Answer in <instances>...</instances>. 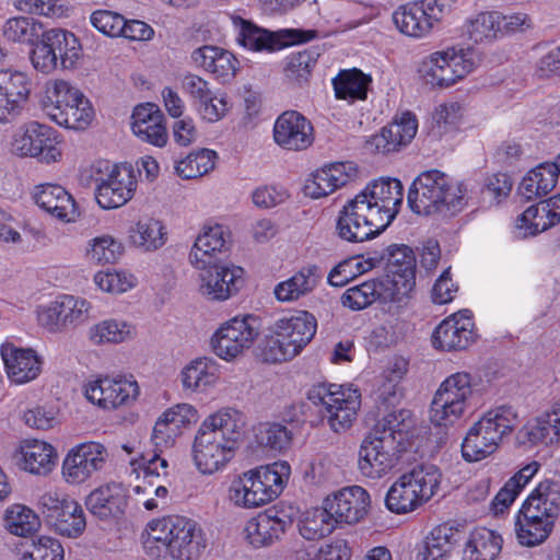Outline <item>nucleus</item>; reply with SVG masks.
I'll list each match as a JSON object with an SVG mask.
<instances>
[{
	"label": "nucleus",
	"mask_w": 560,
	"mask_h": 560,
	"mask_svg": "<svg viewBox=\"0 0 560 560\" xmlns=\"http://www.w3.org/2000/svg\"><path fill=\"white\" fill-rule=\"evenodd\" d=\"M246 425L244 413L222 407L208 415L198 427L191 443V460L202 476L225 470L235 457Z\"/></svg>",
	"instance_id": "obj_1"
},
{
	"label": "nucleus",
	"mask_w": 560,
	"mask_h": 560,
	"mask_svg": "<svg viewBox=\"0 0 560 560\" xmlns=\"http://www.w3.org/2000/svg\"><path fill=\"white\" fill-rule=\"evenodd\" d=\"M141 540L143 551L151 560H199L207 548L200 525L178 515L151 520Z\"/></svg>",
	"instance_id": "obj_2"
},
{
	"label": "nucleus",
	"mask_w": 560,
	"mask_h": 560,
	"mask_svg": "<svg viewBox=\"0 0 560 560\" xmlns=\"http://www.w3.org/2000/svg\"><path fill=\"white\" fill-rule=\"evenodd\" d=\"M560 515V483L540 481L523 502L516 515L515 534L522 546L542 544L552 533Z\"/></svg>",
	"instance_id": "obj_3"
},
{
	"label": "nucleus",
	"mask_w": 560,
	"mask_h": 560,
	"mask_svg": "<svg viewBox=\"0 0 560 560\" xmlns=\"http://www.w3.org/2000/svg\"><path fill=\"white\" fill-rule=\"evenodd\" d=\"M290 475L291 467L285 460L246 470L230 482L226 500L237 509L261 508L282 493Z\"/></svg>",
	"instance_id": "obj_4"
},
{
	"label": "nucleus",
	"mask_w": 560,
	"mask_h": 560,
	"mask_svg": "<svg viewBox=\"0 0 560 560\" xmlns=\"http://www.w3.org/2000/svg\"><path fill=\"white\" fill-rule=\"evenodd\" d=\"M401 423L395 413L385 416L363 439L358 456V469L369 479L378 480L398 464V444L404 439Z\"/></svg>",
	"instance_id": "obj_5"
},
{
	"label": "nucleus",
	"mask_w": 560,
	"mask_h": 560,
	"mask_svg": "<svg viewBox=\"0 0 560 560\" xmlns=\"http://www.w3.org/2000/svg\"><path fill=\"white\" fill-rule=\"evenodd\" d=\"M479 62L474 48L452 45L424 56L418 63L417 73L431 89H450L472 73Z\"/></svg>",
	"instance_id": "obj_6"
},
{
	"label": "nucleus",
	"mask_w": 560,
	"mask_h": 560,
	"mask_svg": "<svg viewBox=\"0 0 560 560\" xmlns=\"http://www.w3.org/2000/svg\"><path fill=\"white\" fill-rule=\"evenodd\" d=\"M317 322L307 311H293L275 320L264 348L269 362H284L296 357L314 338Z\"/></svg>",
	"instance_id": "obj_7"
},
{
	"label": "nucleus",
	"mask_w": 560,
	"mask_h": 560,
	"mask_svg": "<svg viewBox=\"0 0 560 560\" xmlns=\"http://www.w3.org/2000/svg\"><path fill=\"white\" fill-rule=\"evenodd\" d=\"M468 188L464 182L455 180L439 170L420 173L412 182L407 205L410 210L468 207Z\"/></svg>",
	"instance_id": "obj_8"
},
{
	"label": "nucleus",
	"mask_w": 560,
	"mask_h": 560,
	"mask_svg": "<svg viewBox=\"0 0 560 560\" xmlns=\"http://www.w3.org/2000/svg\"><path fill=\"white\" fill-rule=\"evenodd\" d=\"M306 397L336 433L352 427L361 407V393L351 384L316 383L308 388Z\"/></svg>",
	"instance_id": "obj_9"
},
{
	"label": "nucleus",
	"mask_w": 560,
	"mask_h": 560,
	"mask_svg": "<svg viewBox=\"0 0 560 560\" xmlns=\"http://www.w3.org/2000/svg\"><path fill=\"white\" fill-rule=\"evenodd\" d=\"M474 397L472 377L467 372L447 376L433 395L429 417L435 427L450 428L470 409Z\"/></svg>",
	"instance_id": "obj_10"
},
{
	"label": "nucleus",
	"mask_w": 560,
	"mask_h": 560,
	"mask_svg": "<svg viewBox=\"0 0 560 560\" xmlns=\"http://www.w3.org/2000/svg\"><path fill=\"white\" fill-rule=\"evenodd\" d=\"M455 7L456 0H417L398 7L393 21L401 34L420 39L451 16Z\"/></svg>",
	"instance_id": "obj_11"
},
{
	"label": "nucleus",
	"mask_w": 560,
	"mask_h": 560,
	"mask_svg": "<svg viewBox=\"0 0 560 560\" xmlns=\"http://www.w3.org/2000/svg\"><path fill=\"white\" fill-rule=\"evenodd\" d=\"M84 398L104 411L131 407L140 396V386L132 374H101L82 385Z\"/></svg>",
	"instance_id": "obj_12"
},
{
	"label": "nucleus",
	"mask_w": 560,
	"mask_h": 560,
	"mask_svg": "<svg viewBox=\"0 0 560 560\" xmlns=\"http://www.w3.org/2000/svg\"><path fill=\"white\" fill-rule=\"evenodd\" d=\"M91 177L96 183L95 199L103 210H116L133 196L137 180L126 164L100 160L91 166Z\"/></svg>",
	"instance_id": "obj_13"
},
{
	"label": "nucleus",
	"mask_w": 560,
	"mask_h": 560,
	"mask_svg": "<svg viewBox=\"0 0 560 560\" xmlns=\"http://www.w3.org/2000/svg\"><path fill=\"white\" fill-rule=\"evenodd\" d=\"M260 326L254 315H237L222 324L210 337V349L220 360L232 363L244 355L259 336Z\"/></svg>",
	"instance_id": "obj_14"
},
{
	"label": "nucleus",
	"mask_w": 560,
	"mask_h": 560,
	"mask_svg": "<svg viewBox=\"0 0 560 560\" xmlns=\"http://www.w3.org/2000/svg\"><path fill=\"white\" fill-rule=\"evenodd\" d=\"M230 20L236 42L250 51L272 52L291 45L307 43L317 35L313 30L284 28L269 32L236 14H231Z\"/></svg>",
	"instance_id": "obj_15"
},
{
	"label": "nucleus",
	"mask_w": 560,
	"mask_h": 560,
	"mask_svg": "<svg viewBox=\"0 0 560 560\" xmlns=\"http://www.w3.org/2000/svg\"><path fill=\"white\" fill-rule=\"evenodd\" d=\"M37 509L54 530L68 538L81 536L86 521L81 504L58 488L43 491L36 502Z\"/></svg>",
	"instance_id": "obj_16"
},
{
	"label": "nucleus",
	"mask_w": 560,
	"mask_h": 560,
	"mask_svg": "<svg viewBox=\"0 0 560 560\" xmlns=\"http://www.w3.org/2000/svg\"><path fill=\"white\" fill-rule=\"evenodd\" d=\"M91 311L92 303L86 299L60 293L54 300L36 306L35 319L47 332L61 334L84 324Z\"/></svg>",
	"instance_id": "obj_17"
},
{
	"label": "nucleus",
	"mask_w": 560,
	"mask_h": 560,
	"mask_svg": "<svg viewBox=\"0 0 560 560\" xmlns=\"http://www.w3.org/2000/svg\"><path fill=\"white\" fill-rule=\"evenodd\" d=\"M163 454V452L152 448L151 452L142 453L129 462L130 474L138 479L143 477L144 483L135 486L132 491L138 495H143V499L138 501L147 511L162 510L167 502V488L162 485H153L154 478L168 475V460Z\"/></svg>",
	"instance_id": "obj_18"
},
{
	"label": "nucleus",
	"mask_w": 560,
	"mask_h": 560,
	"mask_svg": "<svg viewBox=\"0 0 560 560\" xmlns=\"http://www.w3.org/2000/svg\"><path fill=\"white\" fill-rule=\"evenodd\" d=\"M11 151L19 156L35 158L50 164L62 156L61 139L51 127L30 121L20 126L12 136Z\"/></svg>",
	"instance_id": "obj_19"
},
{
	"label": "nucleus",
	"mask_w": 560,
	"mask_h": 560,
	"mask_svg": "<svg viewBox=\"0 0 560 560\" xmlns=\"http://www.w3.org/2000/svg\"><path fill=\"white\" fill-rule=\"evenodd\" d=\"M109 458L108 448L96 441L72 446L61 463V478L69 486H81L104 470Z\"/></svg>",
	"instance_id": "obj_20"
},
{
	"label": "nucleus",
	"mask_w": 560,
	"mask_h": 560,
	"mask_svg": "<svg viewBox=\"0 0 560 560\" xmlns=\"http://www.w3.org/2000/svg\"><path fill=\"white\" fill-rule=\"evenodd\" d=\"M292 523V517L285 511L270 508L248 518L242 535L254 549L269 548L282 539Z\"/></svg>",
	"instance_id": "obj_21"
},
{
	"label": "nucleus",
	"mask_w": 560,
	"mask_h": 560,
	"mask_svg": "<svg viewBox=\"0 0 560 560\" xmlns=\"http://www.w3.org/2000/svg\"><path fill=\"white\" fill-rule=\"evenodd\" d=\"M232 245L230 229L221 223L209 221L199 230L188 254L189 264L195 269H203L226 255Z\"/></svg>",
	"instance_id": "obj_22"
},
{
	"label": "nucleus",
	"mask_w": 560,
	"mask_h": 560,
	"mask_svg": "<svg viewBox=\"0 0 560 560\" xmlns=\"http://www.w3.org/2000/svg\"><path fill=\"white\" fill-rule=\"evenodd\" d=\"M404 202V186L397 178L380 177L349 199L342 210H399Z\"/></svg>",
	"instance_id": "obj_23"
},
{
	"label": "nucleus",
	"mask_w": 560,
	"mask_h": 560,
	"mask_svg": "<svg viewBox=\"0 0 560 560\" xmlns=\"http://www.w3.org/2000/svg\"><path fill=\"white\" fill-rule=\"evenodd\" d=\"M388 259L385 275L382 277L386 290L393 289L406 304L411 298L416 285V256L407 245L388 247Z\"/></svg>",
	"instance_id": "obj_24"
},
{
	"label": "nucleus",
	"mask_w": 560,
	"mask_h": 560,
	"mask_svg": "<svg viewBox=\"0 0 560 560\" xmlns=\"http://www.w3.org/2000/svg\"><path fill=\"white\" fill-rule=\"evenodd\" d=\"M520 444L528 446H553L560 444V396L528 419L517 432Z\"/></svg>",
	"instance_id": "obj_25"
},
{
	"label": "nucleus",
	"mask_w": 560,
	"mask_h": 560,
	"mask_svg": "<svg viewBox=\"0 0 560 560\" xmlns=\"http://www.w3.org/2000/svg\"><path fill=\"white\" fill-rule=\"evenodd\" d=\"M476 338L472 313L469 310H462L447 316L435 327L432 334V346L442 351L464 350Z\"/></svg>",
	"instance_id": "obj_26"
},
{
	"label": "nucleus",
	"mask_w": 560,
	"mask_h": 560,
	"mask_svg": "<svg viewBox=\"0 0 560 560\" xmlns=\"http://www.w3.org/2000/svg\"><path fill=\"white\" fill-rule=\"evenodd\" d=\"M338 526L355 525L363 521L371 509V495L361 486L345 487L324 499Z\"/></svg>",
	"instance_id": "obj_27"
},
{
	"label": "nucleus",
	"mask_w": 560,
	"mask_h": 560,
	"mask_svg": "<svg viewBox=\"0 0 560 560\" xmlns=\"http://www.w3.org/2000/svg\"><path fill=\"white\" fill-rule=\"evenodd\" d=\"M200 293L212 301H225L241 287L244 270L231 262H212L209 267L198 269Z\"/></svg>",
	"instance_id": "obj_28"
},
{
	"label": "nucleus",
	"mask_w": 560,
	"mask_h": 560,
	"mask_svg": "<svg viewBox=\"0 0 560 560\" xmlns=\"http://www.w3.org/2000/svg\"><path fill=\"white\" fill-rule=\"evenodd\" d=\"M273 140L288 151L306 150L314 141L313 125L298 110H285L273 124Z\"/></svg>",
	"instance_id": "obj_29"
},
{
	"label": "nucleus",
	"mask_w": 560,
	"mask_h": 560,
	"mask_svg": "<svg viewBox=\"0 0 560 560\" xmlns=\"http://www.w3.org/2000/svg\"><path fill=\"white\" fill-rule=\"evenodd\" d=\"M397 212H341L337 222L338 234L349 242H364L382 233Z\"/></svg>",
	"instance_id": "obj_30"
},
{
	"label": "nucleus",
	"mask_w": 560,
	"mask_h": 560,
	"mask_svg": "<svg viewBox=\"0 0 560 560\" xmlns=\"http://www.w3.org/2000/svg\"><path fill=\"white\" fill-rule=\"evenodd\" d=\"M31 94V80L22 71L0 70V122L18 117Z\"/></svg>",
	"instance_id": "obj_31"
},
{
	"label": "nucleus",
	"mask_w": 560,
	"mask_h": 560,
	"mask_svg": "<svg viewBox=\"0 0 560 560\" xmlns=\"http://www.w3.org/2000/svg\"><path fill=\"white\" fill-rule=\"evenodd\" d=\"M222 377V366L213 358L201 355L187 362L179 372L182 387L194 394H208L215 389Z\"/></svg>",
	"instance_id": "obj_32"
},
{
	"label": "nucleus",
	"mask_w": 560,
	"mask_h": 560,
	"mask_svg": "<svg viewBox=\"0 0 560 560\" xmlns=\"http://www.w3.org/2000/svg\"><path fill=\"white\" fill-rule=\"evenodd\" d=\"M374 302L388 306V310L407 305L393 289L386 290L383 278L350 287L341 295V304L352 311L364 310Z\"/></svg>",
	"instance_id": "obj_33"
},
{
	"label": "nucleus",
	"mask_w": 560,
	"mask_h": 560,
	"mask_svg": "<svg viewBox=\"0 0 560 560\" xmlns=\"http://www.w3.org/2000/svg\"><path fill=\"white\" fill-rule=\"evenodd\" d=\"M518 424V412L510 405L494 406L472 422L468 429L478 433L489 442H498L500 447Z\"/></svg>",
	"instance_id": "obj_34"
},
{
	"label": "nucleus",
	"mask_w": 560,
	"mask_h": 560,
	"mask_svg": "<svg viewBox=\"0 0 560 560\" xmlns=\"http://www.w3.org/2000/svg\"><path fill=\"white\" fill-rule=\"evenodd\" d=\"M0 353L8 377L15 384L28 383L42 371V359L32 348H21L12 342H4Z\"/></svg>",
	"instance_id": "obj_35"
},
{
	"label": "nucleus",
	"mask_w": 560,
	"mask_h": 560,
	"mask_svg": "<svg viewBox=\"0 0 560 560\" xmlns=\"http://www.w3.org/2000/svg\"><path fill=\"white\" fill-rule=\"evenodd\" d=\"M358 175L353 162H336L324 165L313 174L304 186V192L313 199L327 196L352 182Z\"/></svg>",
	"instance_id": "obj_36"
},
{
	"label": "nucleus",
	"mask_w": 560,
	"mask_h": 560,
	"mask_svg": "<svg viewBox=\"0 0 560 560\" xmlns=\"http://www.w3.org/2000/svg\"><path fill=\"white\" fill-rule=\"evenodd\" d=\"M16 466L34 476H47L56 466V448L40 440H25L15 451Z\"/></svg>",
	"instance_id": "obj_37"
},
{
	"label": "nucleus",
	"mask_w": 560,
	"mask_h": 560,
	"mask_svg": "<svg viewBox=\"0 0 560 560\" xmlns=\"http://www.w3.org/2000/svg\"><path fill=\"white\" fill-rule=\"evenodd\" d=\"M127 234L129 244L143 253L156 252L168 241L166 223L150 214H144L130 224Z\"/></svg>",
	"instance_id": "obj_38"
},
{
	"label": "nucleus",
	"mask_w": 560,
	"mask_h": 560,
	"mask_svg": "<svg viewBox=\"0 0 560 560\" xmlns=\"http://www.w3.org/2000/svg\"><path fill=\"white\" fill-rule=\"evenodd\" d=\"M85 505L92 514L100 518L118 516L127 506V491L120 483L103 485L86 497Z\"/></svg>",
	"instance_id": "obj_39"
},
{
	"label": "nucleus",
	"mask_w": 560,
	"mask_h": 560,
	"mask_svg": "<svg viewBox=\"0 0 560 560\" xmlns=\"http://www.w3.org/2000/svg\"><path fill=\"white\" fill-rule=\"evenodd\" d=\"M191 58L198 67L212 73L223 83L230 82L240 67L232 52L217 46H202L192 52Z\"/></svg>",
	"instance_id": "obj_40"
},
{
	"label": "nucleus",
	"mask_w": 560,
	"mask_h": 560,
	"mask_svg": "<svg viewBox=\"0 0 560 560\" xmlns=\"http://www.w3.org/2000/svg\"><path fill=\"white\" fill-rule=\"evenodd\" d=\"M418 131V119L411 112H404L396 116L394 121L382 129L381 135L374 137L377 150L383 153L397 150L409 143Z\"/></svg>",
	"instance_id": "obj_41"
},
{
	"label": "nucleus",
	"mask_w": 560,
	"mask_h": 560,
	"mask_svg": "<svg viewBox=\"0 0 560 560\" xmlns=\"http://www.w3.org/2000/svg\"><path fill=\"white\" fill-rule=\"evenodd\" d=\"M503 547L500 533L487 527L472 529L463 548L462 560H497Z\"/></svg>",
	"instance_id": "obj_42"
},
{
	"label": "nucleus",
	"mask_w": 560,
	"mask_h": 560,
	"mask_svg": "<svg viewBox=\"0 0 560 560\" xmlns=\"http://www.w3.org/2000/svg\"><path fill=\"white\" fill-rule=\"evenodd\" d=\"M463 35L472 44H490L503 36L502 15L495 11H482L468 16Z\"/></svg>",
	"instance_id": "obj_43"
},
{
	"label": "nucleus",
	"mask_w": 560,
	"mask_h": 560,
	"mask_svg": "<svg viewBox=\"0 0 560 560\" xmlns=\"http://www.w3.org/2000/svg\"><path fill=\"white\" fill-rule=\"evenodd\" d=\"M408 370V362L402 358L394 359L375 377L373 384L374 397L386 405H395L401 394V381Z\"/></svg>",
	"instance_id": "obj_44"
},
{
	"label": "nucleus",
	"mask_w": 560,
	"mask_h": 560,
	"mask_svg": "<svg viewBox=\"0 0 560 560\" xmlns=\"http://www.w3.org/2000/svg\"><path fill=\"white\" fill-rule=\"evenodd\" d=\"M337 527L339 526L336 518L324 502L320 506L301 512L296 521L300 536L308 541L323 539L329 536Z\"/></svg>",
	"instance_id": "obj_45"
},
{
	"label": "nucleus",
	"mask_w": 560,
	"mask_h": 560,
	"mask_svg": "<svg viewBox=\"0 0 560 560\" xmlns=\"http://www.w3.org/2000/svg\"><path fill=\"white\" fill-rule=\"evenodd\" d=\"M320 275L315 265L302 267L289 279L279 282L273 294L277 301L289 303L310 294L318 284Z\"/></svg>",
	"instance_id": "obj_46"
},
{
	"label": "nucleus",
	"mask_w": 560,
	"mask_h": 560,
	"mask_svg": "<svg viewBox=\"0 0 560 560\" xmlns=\"http://www.w3.org/2000/svg\"><path fill=\"white\" fill-rule=\"evenodd\" d=\"M137 336L136 325L122 318H105L93 324L88 330L92 345H119L131 341Z\"/></svg>",
	"instance_id": "obj_47"
},
{
	"label": "nucleus",
	"mask_w": 560,
	"mask_h": 560,
	"mask_svg": "<svg viewBox=\"0 0 560 560\" xmlns=\"http://www.w3.org/2000/svg\"><path fill=\"white\" fill-rule=\"evenodd\" d=\"M420 505L428 503L439 491L442 471L433 464L416 465L402 474Z\"/></svg>",
	"instance_id": "obj_48"
},
{
	"label": "nucleus",
	"mask_w": 560,
	"mask_h": 560,
	"mask_svg": "<svg viewBox=\"0 0 560 560\" xmlns=\"http://www.w3.org/2000/svg\"><path fill=\"white\" fill-rule=\"evenodd\" d=\"M383 260L378 253H368L345 259L328 275V282L332 287H342L350 280L377 267Z\"/></svg>",
	"instance_id": "obj_49"
},
{
	"label": "nucleus",
	"mask_w": 560,
	"mask_h": 560,
	"mask_svg": "<svg viewBox=\"0 0 560 560\" xmlns=\"http://www.w3.org/2000/svg\"><path fill=\"white\" fill-rule=\"evenodd\" d=\"M5 40L27 46H34L43 37L44 24L32 16H13L8 19L1 27Z\"/></svg>",
	"instance_id": "obj_50"
},
{
	"label": "nucleus",
	"mask_w": 560,
	"mask_h": 560,
	"mask_svg": "<svg viewBox=\"0 0 560 560\" xmlns=\"http://www.w3.org/2000/svg\"><path fill=\"white\" fill-rule=\"evenodd\" d=\"M372 82L370 75L359 69L342 70L332 79L335 95L338 100L349 103L363 101L368 96V89Z\"/></svg>",
	"instance_id": "obj_51"
},
{
	"label": "nucleus",
	"mask_w": 560,
	"mask_h": 560,
	"mask_svg": "<svg viewBox=\"0 0 560 560\" xmlns=\"http://www.w3.org/2000/svg\"><path fill=\"white\" fill-rule=\"evenodd\" d=\"M82 92L65 80H52L46 83L43 97V108L51 120L55 115L69 107L71 102H75Z\"/></svg>",
	"instance_id": "obj_52"
},
{
	"label": "nucleus",
	"mask_w": 560,
	"mask_h": 560,
	"mask_svg": "<svg viewBox=\"0 0 560 560\" xmlns=\"http://www.w3.org/2000/svg\"><path fill=\"white\" fill-rule=\"evenodd\" d=\"M3 521L7 530L19 537H28L40 528V518L37 513L21 503L9 505L4 512Z\"/></svg>",
	"instance_id": "obj_53"
},
{
	"label": "nucleus",
	"mask_w": 560,
	"mask_h": 560,
	"mask_svg": "<svg viewBox=\"0 0 560 560\" xmlns=\"http://www.w3.org/2000/svg\"><path fill=\"white\" fill-rule=\"evenodd\" d=\"M93 282L100 291L113 295L129 292L139 283L137 276L124 268L98 270L93 277Z\"/></svg>",
	"instance_id": "obj_54"
},
{
	"label": "nucleus",
	"mask_w": 560,
	"mask_h": 560,
	"mask_svg": "<svg viewBox=\"0 0 560 560\" xmlns=\"http://www.w3.org/2000/svg\"><path fill=\"white\" fill-rule=\"evenodd\" d=\"M33 199L40 210H78L79 202L61 185L42 184L35 187Z\"/></svg>",
	"instance_id": "obj_55"
},
{
	"label": "nucleus",
	"mask_w": 560,
	"mask_h": 560,
	"mask_svg": "<svg viewBox=\"0 0 560 560\" xmlns=\"http://www.w3.org/2000/svg\"><path fill=\"white\" fill-rule=\"evenodd\" d=\"M465 113V105L460 102H447L436 106L432 115V136L443 138L454 133L462 125Z\"/></svg>",
	"instance_id": "obj_56"
},
{
	"label": "nucleus",
	"mask_w": 560,
	"mask_h": 560,
	"mask_svg": "<svg viewBox=\"0 0 560 560\" xmlns=\"http://www.w3.org/2000/svg\"><path fill=\"white\" fill-rule=\"evenodd\" d=\"M46 35L55 55L58 57V61H60L61 68H73L80 59L82 50L75 35L61 28L48 30Z\"/></svg>",
	"instance_id": "obj_57"
},
{
	"label": "nucleus",
	"mask_w": 560,
	"mask_h": 560,
	"mask_svg": "<svg viewBox=\"0 0 560 560\" xmlns=\"http://www.w3.org/2000/svg\"><path fill=\"white\" fill-rule=\"evenodd\" d=\"M560 222V212H521L512 229L515 238L535 236Z\"/></svg>",
	"instance_id": "obj_58"
},
{
	"label": "nucleus",
	"mask_w": 560,
	"mask_h": 560,
	"mask_svg": "<svg viewBox=\"0 0 560 560\" xmlns=\"http://www.w3.org/2000/svg\"><path fill=\"white\" fill-rule=\"evenodd\" d=\"M385 505L397 515L409 514L421 508L417 495L411 491L402 474L388 488Z\"/></svg>",
	"instance_id": "obj_59"
},
{
	"label": "nucleus",
	"mask_w": 560,
	"mask_h": 560,
	"mask_svg": "<svg viewBox=\"0 0 560 560\" xmlns=\"http://www.w3.org/2000/svg\"><path fill=\"white\" fill-rule=\"evenodd\" d=\"M124 253V244L109 234L90 240L86 247V257L95 265L116 264Z\"/></svg>",
	"instance_id": "obj_60"
},
{
	"label": "nucleus",
	"mask_w": 560,
	"mask_h": 560,
	"mask_svg": "<svg viewBox=\"0 0 560 560\" xmlns=\"http://www.w3.org/2000/svg\"><path fill=\"white\" fill-rule=\"evenodd\" d=\"M93 116L92 105L82 93L75 102L69 104V107L58 112L54 121L69 129L82 130L91 124Z\"/></svg>",
	"instance_id": "obj_61"
},
{
	"label": "nucleus",
	"mask_w": 560,
	"mask_h": 560,
	"mask_svg": "<svg viewBox=\"0 0 560 560\" xmlns=\"http://www.w3.org/2000/svg\"><path fill=\"white\" fill-rule=\"evenodd\" d=\"M215 159L217 153L213 150L201 149L179 160L175 165V171L185 179L200 177L214 167Z\"/></svg>",
	"instance_id": "obj_62"
},
{
	"label": "nucleus",
	"mask_w": 560,
	"mask_h": 560,
	"mask_svg": "<svg viewBox=\"0 0 560 560\" xmlns=\"http://www.w3.org/2000/svg\"><path fill=\"white\" fill-rule=\"evenodd\" d=\"M255 439L260 446L281 453L290 447L292 432L284 424L266 422L257 427Z\"/></svg>",
	"instance_id": "obj_63"
},
{
	"label": "nucleus",
	"mask_w": 560,
	"mask_h": 560,
	"mask_svg": "<svg viewBox=\"0 0 560 560\" xmlns=\"http://www.w3.org/2000/svg\"><path fill=\"white\" fill-rule=\"evenodd\" d=\"M20 560H63L61 542L51 536L39 535L32 539L31 549L21 553Z\"/></svg>",
	"instance_id": "obj_64"
}]
</instances>
